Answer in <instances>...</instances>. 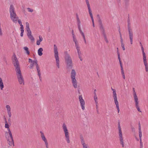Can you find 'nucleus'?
Listing matches in <instances>:
<instances>
[{
  "instance_id": "40",
  "label": "nucleus",
  "mask_w": 148,
  "mask_h": 148,
  "mask_svg": "<svg viewBox=\"0 0 148 148\" xmlns=\"http://www.w3.org/2000/svg\"><path fill=\"white\" fill-rule=\"evenodd\" d=\"M95 103V105H96V109H97V111L98 112V103Z\"/></svg>"
},
{
  "instance_id": "13",
  "label": "nucleus",
  "mask_w": 148,
  "mask_h": 148,
  "mask_svg": "<svg viewBox=\"0 0 148 148\" xmlns=\"http://www.w3.org/2000/svg\"><path fill=\"white\" fill-rule=\"evenodd\" d=\"M128 31L129 34V37L130 40V43L131 44H133V32L132 29L130 28L129 26H128Z\"/></svg>"
},
{
  "instance_id": "11",
  "label": "nucleus",
  "mask_w": 148,
  "mask_h": 148,
  "mask_svg": "<svg viewBox=\"0 0 148 148\" xmlns=\"http://www.w3.org/2000/svg\"><path fill=\"white\" fill-rule=\"evenodd\" d=\"M65 59L66 62L67 67L68 68H71L72 66V60L70 56L68 54L66 55Z\"/></svg>"
},
{
  "instance_id": "35",
  "label": "nucleus",
  "mask_w": 148,
  "mask_h": 148,
  "mask_svg": "<svg viewBox=\"0 0 148 148\" xmlns=\"http://www.w3.org/2000/svg\"><path fill=\"white\" fill-rule=\"evenodd\" d=\"M36 62H37V63H38V62H37V60H33L32 62V64H33V65H34V64H36Z\"/></svg>"
},
{
  "instance_id": "48",
  "label": "nucleus",
  "mask_w": 148,
  "mask_h": 148,
  "mask_svg": "<svg viewBox=\"0 0 148 148\" xmlns=\"http://www.w3.org/2000/svg\"><path fill=\"white\" fill-rule=\"evenodd\" d=\"M34 66V65L33 64H31L30 66V68L31 69H32V68H33V66Z\"/></svg>"
},
{
  "instance_id": "39",
  "label": "nucleus",
  "mask_w": 148,
  "mask_h": 148,
  "mask_svg": "<svg viewBox=\"0 0 148 148\" xmlns=\"http://www.w3.org/2000/svg\"><path fill=\"white\" fill-rule=\"evenodd\" d=\"M45 143V145L46 148H49L48 142H47L46 143Z\"/></svg>"
},
{
  "instance_id": "15",
  "label": "nucleus",
  "mask_w": 148,
  "mask_h": 148,
  "mask_svg": "<svg viewBox=\"0 0 148 148\" xmlns=\"http://www.w3.org/2000/svg\"><path fill=\"white\" fill-rule=\"evenodd\" d=\"M81 142L83 146V148H89L87 144L85 143L84 138L82 136L80 137Z\"/></svg>"
},
{
  "instance_id": "50",
  "label": "nucleus",
  "mask_w": 148,
  "mask_h": 148,
  "mask_svg": "<svg viewBox=\"0 0 148 148\" xmlns=\"http://www.w3.org/2000/svg\"><path fill=\"white\" fill-rule=\"evenodd\" d=\"M103 36H104V39L107 38L106 36V34H103Z\"/></svg>"
},
{
  "instance_id": "57",
  "label": "nucleus",
  "mask_w": 148,
  "mask_h": 148,
  "mask_svg": "<svg viewBox=\"0 0 148 148\" xmlns=\"http://www.w3.org/2000/svg\"><path fill=\"white\" fill-rule=\"evenodd\" d=\"M123 77V78L125 79V74H123L122 75Z\"/></svg>"
},
{
  "instance_id": "53",
  "label": "nucleus",
  "mask_w": 148,
  "mask_h": 148,
  "mask_svg": "<svg viewBox=\"0 0 148 148\" xmlns=\"http://www.w3.org/2000/svg\"><path fill=\"white\" fill-rule=\"evenodd\" d=\"M119 34H120V39H121V38H122V35H121V33L119 31Z\"/></svg>"
},
{
  "instance_id": "6",
  "label": "nucleus",
  "mask_w": 148,
  "mask_h": 148,
  "mask_svg": "<svg viewBox=\"0 0 148 148\" xmlns=\"http://www.w3.org/2000/svg\"><path fill=\"white\" fill-rule=\"evenodd\" d=\"M12 60L13 64L15 68V71L21 70L18 61L15 54L12 57Z\"/></svg>"
},
{
  "instance_id": "45",
  "label": "nucleus",
  "mask_w": 148,
  "mask_h": 148,
  "mask_svg": "<svg viewBox=\"0 0 148 148\" xmlns=\"http://www.w3.org/2000/svg\"><path fill=\"white\" fill-rule=\"evenodd\" d=\"M36 69H40L39 67V66L38 65V63H37V62H36Z\"/></svg>"
},
{
  "instance_id": "36",
  "label": "nucleus",
  "mask_w": 148,
  "mask_h": 148,
  "mask_svg": "<svg viewBox=\"0 0 148 148\" xmlns=\"http://www.w3.org/2000/svg\"><path fill=\"white\" fill-rule=\"evenodd\" d=\"M118 59L119 60L120 62V63L121 64V60H120V56L119 53L118 52Z\"/></svg>"
},
{
  "instance_id": "27",
  "label": "nucleus",
  "mask_w": 148,
  "mask_h": 148,
  "mask_svg": "<svg viewBox=\"0 0 148 148\" xmlns=\"http://www.w3.org/2000/svg\"><path fill=\"white\" fill-rule=\"evenodd\" d=\"M87 7H88V10L89 11V13L90 16L91 17V19H92V20H93V16H92V11L90 9V5L87 6Z\"/></svg>"
},
{
  "instance_id": "7",
  "label": "nucleus",
  "mask_w": 148,
  "mask_h": 148,
  "mask_svg": "<svg viewBox=\"0 0 148 148\" xmlns=\"http://www.w3.org/2000/svg\"><path fill=\"white\" fill-rule=\"evenodd\" d=\"M111 90L113 91L112 92V96L114 100V103L116 105V108L118 113L119 112L120 110L119 105V103L117 101V94L116 93V90L114 89L113 88H111Z\"/></svg>"
},
{
  "instance_id": "56",
  "label": "nucleus",
  "mask_w": 148,
  "mask_h": 148,
  "mask_svg": "<svg viewBox=\"0 0 148 148\" xmlns=\"http://www.w3.org/2000/svg\"><path fill=\"white\" fill-rule=\"evenodd\" d=\"M105 41H106V42H107V43H108V40L107 39V38H106V39H105Z\"/></svg>"
},
{
  "instance_id": "26",
  "label": "nucleus",
  "mask_w": 148,
  "mask_h": 148,
  "mask_svg": "<svg viewBox=\"0 0 148 148\" xmlns=\"http://www.w3.org/2000/svg\"><path fill=\"white\" fill-rule=\"evenodd\" d=\"M4 88V85L2 79L0 77V88L1 90H2Z\"/></svg>"
},
{
  "instance_id": "5",
  "label": "nucleus",
  "mask_w": 148,
  "mask_h": 148,
  "mask_svg": "<svg viewBox=\"0 0 148 148\" xmlns=\"http://www.w3.org/2000/svg\"><path fill=\"white\" fill-rule=\"evenodd\" d=\"M62 128L64 132L65 140L67 143H70V140L69 138V130L67 129V127L65 123H64L62 125Z\"/></svg>"
},
{
  "instance_id": "17",
  "label": "nucleus",
  "mask_w": 148,
  "mask_h": 148,
  "mask_svg": "<svg viewBox=\"0 0 148 148\" xmlns=\"http://www.w3.org/2000/svg\"><path fill=\"white\" fill-rule=\"evenodd\" d=\"M72 35H73V41L74 42H75L76 47H79V45L77 39H76L74 34L73 33V31L72 32Z\"/></svg>"
},
{
  "instance_id": "10",
  "label": "nucleus",
  "mask_w": 148,
  "mask_h": 148,
  "mask_svg": "<svg viewBox=\"0 0 148 148\" xmlns=\"http://www.w3.org/2000/svg\"><path fill=\"white\" fill-rule=\"evenodd\" d=\"M16 75L19 83L22 85L24 84V81L23 76L21 73V70L16 71Z\"/></svg>"
},
{
  "instance_id": "34",
  "label": "nucleus",
  "mask_w": 148,
  "mask_h": 148,
  "mask_svg": "<svg viewBox=\"0 0 148 148\" xmlns=\"http://www.w3.org/2000/svg\"><path fill=\"white\" fill-rule=\"evenodd\" d=\"M27 9L28 10V11L30 12H32L34 11L33 10V9H31L29 8H27Z\"/></svg>"
},
{
  "instance_id": "28",
  "label": "nucleus",
  "mask_w": 148,
  "mask_h": 148,
  "mask_svg": "<svg viewBox=\"0 0 148 148\" xmlns=\"http://www.w3.org/2000/svg\"><path fill=\"white\" fill-rule=\"evenodd\" d=\"M78 56L82 55V53L80 51V47H76Z\"/></svg>"
},
{
  "instance_id": "63",
  "label": "nucleus",
  "mask_w": 148,
  "mask_h": 148,
  "mask_svg": "<svg viewBox=\"0 0 148 148\" xmlns=\"http://www.w3.org/2000/svg\"><path fill=\"white\" fill-rule=\"evenodd\" d=\"M123 72V71H121V72Z\"/></svg>"
},
{
  "instance_id": "31",
  "label": "nucleus",
  "mask_w": 148,
  "mask_h": 148,
  "mask_svg": "<svg viewBox=\"0 0 148 148\" xmlns=\"http://www.w3.org/2000/svg\"><path fill=\"white\" fill-rule=\"evenodd\" d=\"M80 34H81V35L82 36V37L83 38V40H84V42H85V44H86V40L85 37V35L84 34V32H80Z\"/></svg>"
},
{
  "instance_id": "29",
  "label": "nucleus",
  "mask_w": 148,
  "mask_h": 148,
  "mask_svg": "<svg viewBox=\"0 0 148 148\" xmlns=\"http://www.w3.org/2000/svg\"><path fill=\"white\" fill-rule=\"evenodd\" d=\"M141 49L143 53V59L146 58L145 53L144 49L143 46L141 47Z\"/></svg>"
},
{
  "instance_id": "1",
  "label": "nucleus",
  "mask_w": 148,
  "mask_h": 148,
  "mask_svg": "<svg viewBox=\"0 0 148 148\" xmlns=\"http://www.w3.org/2000/svg\"><path fill=\"white\" fill-rule=\"evenodd\" d=\"M5 127L7 129L8 131V132H6L5 133V137L10 146L14 147V140L12 132L9 128V125L7 121H5Z\"/></svg>"
},
{
  "instance_id": "9",
  "label": "nucleus",
  "mask_w": 148,
  "mask_h": 148,
  "mask_svg": "<svg viewBox=\"0 0 148 148\" xmlns=\"http://www.w3.org/2000/svg\"><path fill=\"white\" fill-rule=\"evenodd\" d=\"M26 29L27 32V35L28 38L32 41H34V38L32 35V32L29 28V24L27 22L26 23Z\"/></svg>"
},
{
  "instance_id": "22",
  "label": "nucleus",
  "mask_w": 148,
  "mask_h": 148,
  "mask_svg": "<svg viewBox=\"0 0 148 148\" xmlns=\"http://www.w3.org/2000/svg\"><path fill=\"white\" fill-rule=\"evenodd\" d=\"M39 39L36 42V44L38 45H40V42L42 41L43 40L41 36H39Z\"/></svg>"
},
{
  "instance_id": "43",
  "label": "nucleus",
  "mask_w": 148,
  "mask_h": 148,
  "mask_svg": "<svg viewBox=\"0 0 148 148\" xmlns=\"http://www.w3.org/2000/svg\"><path fill=\"white\" fill-rule=\"evenodd\" d=\"M86 2L87 6L90 5V4L88 1V0H86Z\"/></svg>"
},
{
  "instance_id": "42",
  "label": "nucleus",
  "mask_w": 148,
  "mask_h": 148,
  "mask_svg": "<svg viewBox=\"0 0 148 148\" xmlns=\"http://www.w3.org/2000/svg\"><path fill=\"white\" fill-rule=\"evenodd\" d=\"M139 137L140 138V139H142L141 137L142 136V133H139Z\"/></svg>"
},
{
  "instance_id": "37",
  "label": "nucleus",
  "mask_w": 148,
  "mask_h": 148,
  "mask_svg": "<svg viewBox=\"0 0 148 148\" xmlns=\"http://www.w3.org/2000/svg\"><path fill=\"white\" fill-rule=\"evenodd\" d=\"M20 26H21L20 28L21 29V31H24L23 25H20Z\"/></svg>"
},
{
  "instance_id": "14",
  "label": "nucleus",
  "mask_w": 148,
  "mask_h": 148,
  "mask_svg": "<svg viewBox=\"0 0 148 148\" xmlns=\"http://www.w3.org/2000/svg\"><path fill=\"white\" fill-rule=\"evenodd\" d=\"M76 18L77 21V24L78 26V28L79 32H83L81 29V21L77 15H76Z\"/></svg>"
},
{
  "instance_id": "20",
  "label": "nucleus",
  "mask_w": 148,
  "mask_h": 148,
  "mask_svg": "<svg viewBox=\"0 0 148 148\" xmlns=\"http://www.w3.org/2000/svg\"><path fill=\"white\" fill-rule=\"evenodd\" d=\"M143 61L145 66L146 71V72H147L148 71V65L146 58L143 59Z\"/></svg>"
},
{
  "instance_id": "47",
  "label": "nucleus",
  "mask_w": 148,
  "mask_h": 148,
  "mask_svg": "<svg viewBox=\"0 0 148 148\" xmlns=\"http://www.w3.org/2000/svg\"><path fill=\"white\" fill-rule=\"evenodd\" d=\"M91 20H92V23L93 26V27H95V25H94V21L93 18V20H92V19H91Z\"/></svg>"
},
{
  "instance_id": "21",
  "label": "nucleus",
  "mask_w": 148,
  "mask_h": 148,
  "mask_svg": "<svg viewBox=\"0 0 148 148\" xmlns=\"http://www.w3.org/2000/svg\"><path fill=\"white\" fill-rule=\"evenodd\" d=\"M133 96L134 98V100L138 99V97L137 96L136 92L134 88H133Z\"/></svg>"
},
{
  "instance_id": "41",
  "label": "nucleus",
  "mask_w": 148,
  "mask_h": 148,
  "mask_svg": "<svg viewBox=\"0 0 148 148\" xmlns=\"http://www.w3.org/2000/svg\"><path fill=\"white\" fill-rule=\"evenodd\" d=\"M21 31V37H23V33L24 31Z\"/></svg>"
},
{
  "instance_id": "19",
  "label": "nucleus",
  "mask_w": 148,
  "mask_h": 148,
  "mask_svg": "<svg viewBox=\"0 0 148 148\" xmlns=\"http://www.w3.org/2000/svg\"><path fill=\"white\" fill-rule=\"evenodd\" d=\"M41 134V137L42 138V140L44 141L45 143L48 142V141L45 138L43 133L42 131L40 132Z\"/></svg>"
},
{
  "instance_id": "52",
  "label": "nucleus",
  "mask_w": 148,
  "mask_h": 148,
  "mask_svg": "<svg viewBox=\"0 0 148 148\" xmlns=\"http://www.w3.org/2000/svg\"><path fill=\"white\" fill-rule=\"evenodd\" d=\"M140 145H143V143L142 141V139H140Z\"/></svg>"
},
{
  "instance_id": "33",
  "label": "nucleus",
  "mask_w": 148,
  "mask_h": 148,
  "mask_svg": "<svg viewBox=\"0 0 148 148\" xmlns=\"http://www.w3.org/2000/svg\"><path fill=\"white\" fill-rule=\"evenodd\" d=\"M37 73H38V75L39 78H40L41 77V73L40 72V69H37Z\"/></svg>"
},
{
  "instance_id": "46",
  "label": "nucleus",
  "mask_w": 148,
  "mask_h": 148,
  "mask_svg": "<svg viewBox=\"0 0 148 148\" xmlns=\"http://www.w3.org/2000/svg\"><path fill=\"white\" fill-rule=\"evenodd\" d=\"M96 89H95L94 91V96H97V95H96Z\"/></svg>"
},
{
  "instance_id": "58",
  "label": "nucleus",
  "mask_w": 148,
  "mask_h": 148,
  "mask_svg": "<svg viewBox=\"0 0 148 148\" xmlns=\"http://www.w3.org/2000/svg\"><path fill=\"white\" fill-rule=\"evenodd\" d=\"M143 148V145H140V148Z\"/></svg>"
},
{
  "instance_id": "49",
  "label": "nucleus",
  "mask_w": 148,
  "mask_h": 148,
  "mask_svg": "<svg viewBox=\"0 0 148 148\" xmlns=\"http://www.w3.org/2000/svg\"><path fill=\"white\" fill-rule=\"evenodd\" d=\"M139 133H142L141 130V128H139Z\"/></svg>"
},
{
  "instance_id": "8",
  "label": "nucleus",
  "mask_w": 148,
  "mask_h": 148,
  "mask_svg": "<svg viewBox=\"0 0 148 148\" xmlns=\"http://www.w3.org/2000/svg\"><path fill=\"white\" fill-rule=\"evenodd\" d=\"M54 57L56 59V66L58 69L60 68V60L58 56V49L55 45H54Z\"/></svg>"
},
{
  "instance_id": "62",
  "label": "nucleus",
  "mask_w": 148,
  "mask_h": 148,
  "mask_svg": "<svg viewBox=\"0 0 148 148\" xmlns=\"http://www.w3.org/2000/svg\"><path fill=\"white\" fill-rule=\"evenodd\" d=\"M121 73H122V75H123V74H124V72H122Z\"/></svg>"
},
{
  "instance_id": "30",
  "label": "nucleus",
  "mask_w": 148,
  "mask_h": 148,
  "mask_svg": "<svg viewBox=\"0 0 148 148\" xmlns=\"http://www.w3.org/2000/svg\"><path fill=\"white\" fill-rule=\"evenodd\" d=\"M23 49L25 51L27 55H29L30 52L29 51V49L28 47H24Z\"/></svg>"
},
{
  "instance_id": "23",
  "label": "nucleus",
  "mask_w": 148,
  "mask_h": 148,
  "mask_svg": "<svg viewBox=\"0 0 148 148\" xmlns=\"http://www.w3.org/2000/svg\"><path fill=\"white\" fill-rule=\"evenodd\" d=\"M43 51V49L42 48H40L38 50V55L40 56H41L43 53L42 51Z\"/></svg>"
},
{
  "instance_id": "60",
  "label": "nucleus",
  "mask_w": 148,
  "mask_h": 148,
  "mask_svg": "<svg viewBox=\"0 0 148 148\" xmlns=\"http://www.w3.org/2000/svg\"><path fill=\"white\" fill-rule=\"evenodd\" d=\"M121 71H123V67L121 64Z\"/></svg>"
},
{
  "instance_id": "59",
  "label": "nucleus",
  "mask_w": 148,
  "mask_h": 148,
  "mask_svg": "<svg viewBox=\"0 0 148 148\" xmlns=\"http://www.w3.org/2000/svg\"><path fill=\"white\" fill-rule=\"evenodd\" d=\"M138 127L139 128H141L140 124V123H138Z\"/></svg>"
},
{
  "instance_id": "54",
  "label": "nucleus",
  "mask_w": 148,
  "mask_h": 148,
  "mask_svg": "<svg viewBox=\"0 0 148 148\" xmlns=\"http://www.w3.org/2000/svg\"><path fill=\"white\" fill-rule=\"evenodd\" d=\"M130 22L129 21H128V26L130 27Z\"/></svg>"
},
{
  "instance_id": "64",
  "label": "nucleus",
  "mask_w": 148,
  "mask_h": 148,
  "mask_svg": "<svg viewBox=\"0 0 148 148\" xmlns=\"http://www.w3.org/2000/svg\"><path fill=\"white\" fill-rule=\"evenodd\" d=\"M40 78H40V80H41V79Z\"/></svg>"
},
{
  "instance_id": "3",
  "label": "nucleus",
  "mask_w": 148,
  "mask_h": 148,
  "mask_svg": "<svg viewBox=\"0 0 148 148\" xmlns=\"http://www.w3.org/2000/svg\"><path fill=\"white\" fill-rule=\"evenodd\" d=\"M118 135L120 144L122 147H124L125 145L124 143V137H123V134L121 131L120 123L118 124Z\"/></svg>"
},
{
  "instance_id": "44",
  "label": "nucleus",
  "mask_w": 148,
  "mask_h": 148,
  "mask_svg": "<svg viewBox=\"0 0 148 148\" xmlns=\"http://www.w3.org/2000/svg\"><path fill=\"white\" fill-rule=\"evenodd\" d=\"M78 57H79V58L80 59V60L81 61H82V55L78 56Z\"/></svg>"
},
{
  "instance_id": "12",
  "label": "nucleus",
  "mask_w": 148,
  "mask_h": 148,
  "mask_svg": "<svg viewBox=\"0 0 148 148\" xmlns=\"http://www.w3.org/2000/svg\"><path fill=\"white\" fill-rule=\"evenodd\" d=\"M79 99L82 109L83 110H84L85 109V103L82 95L79 96Z\"/></svg>"
},
{
  "instance_id": "55",
  "label": "nucleus",
  "mask_w": 148,
  "mask_h": 148,
  "mask_svg": "<svg viewBox=\"0 0 148 148\" xmlns=\"http://www.w3.org/2000/svg\"><path fill=\"white\" fill-rule=\"evenodd\" d=\"M29 62L32 63V61H33L32 60V59H29Z\"/></svg>"
},
{
  "instance_id": "4",
  "label": "nucleus",
  "mask_w": 148,
  "mask_h": 148,
  "mask_svg": "<svg viewBox=\"0 0 148 148\" xmlns=\"http://www.w3.org/2000/svg\"><path fill=\"white\" fill-rule=\"evenodd\" d=\"M76 75V73L74 69H72L71 74V83L75 88H76L77 87V82L75 78Z\"/></svg>"
},
{
  "instance_id": "24",
  "label": "nucleus",
  "mask_w": 148,
  "mask_h": 148,
  "mask_svg": "<svg viewBox=\"0 0 148 148\" xmlns=\"http://www.w3.org/2000/svg\"><path fill=\"white\" fill-rule=\"evenodd\" d=\"M4 88V85L2 79L0 77V88L1 90H2Z\"/></svg>"
},
{
  "instance_id": "38",
  "label": "nucleus",
  "mask_w": 148,
  "mask_h": 148,
  "mask_svg": "<svg viewBox=\"0 0 148 148\" xmlns=\"http://www.w3.org/2000/svg\"><path fill=\"white\" fill-rule=\"evenodd\" d=\"M124 45H125L124 43L121 44V47H122V48L123 49V51H124L125 50V47Z\"/></svg>"
},
{
  "instance_id": "61",
  "label": "nucleus",
  "mask_w": 148,
  "mask_h": 148,
  "mask_svg": "<svg viewBox=\"0 0 148 148\" xmlns=\"http://www.w3.org/2000/svg\"><path fill=\"white\" fill-rule=\"evenodd\" d=\"M140 45L141 46V47L143 46L142 44L141 43V42H140Z\"/></svg>"
},
{
  "instance_id": "16",
  "label": "nucleus",
  "mask_w": 148,
  "mask_h": 148,
  "mask_svg": "<svg viewBox=\"0 0 148 148\" xmlns=\"http://www.w3.org/2000/svg\"><path fill=\"white\" fill-rule=\"evenodd\" d=\"M5 108L7 111V113L8 116L10 118L11 117L12 115L11 112L10 106L9 105H7L6 106Z\"/></svg>"
},
{
  "instance_id": "32",
  "label": "nucleus",
  "mask_w": 148,
  "mask_h": 148,
  "mask_svg": "<svg viewBox=\"0 0 148 148\" xmlns=\"http://www.w3.org/2000/svg\"><path fill=\"white\" fill-rule=\"evenodd\" d=\"M93 97L95 103H98V98L97 96H94Z\"/></svg>"
},
{
  "instance_id": "25",
  "label": "nucleus",
  "mask_w": 148,
  "mask_h": 148,
  "mask_svg": "<svg viewBox=\"0 0 148 148\" xmlns=\"http://www.w3.org/2000/svg\"><path fill=\"white\" fill-rule=\"evenodd\" d=\"M4 88V85L2 79L0 77V88L1 90H2Z\"/></svg>"
},
{
  "instance_id": "18",
  "label": "nucleus",
  "mask_w": 148,
  "mask_h": 148,
  "mask_svg": "<svg viewBox=\"0 0 148 148\" xmlns=\"http://www.w3.org/2000/svg\"><path fill=\"white\" fill-rule=\"evenodd\" d=\"M135 102V106L136 108L137 109L138 111L141 112V111L140 110V108L139 106V101L138 99L134 100Z\"/></svg>"
},
{
  "instance_id": "51",
  "label": "nucleus",
  "mask_w": 148,
  "mask_h": 148,
  "mask_svg": "<svg viewBox=\"0 0 148 148\" xmlns=\"http://www.w3.org/2000/svg\"><path fill=\"white\" fill-rule=\"evenodd\" d=\"M121 44L124 43L123 42V38H121Z\"/></svg>"
},
{
  "instance_id": "2",
  "label": "nucleus",
  "mask_w": 148,
  "mask_h": 148,
  "mask_svg": "<svg viewBox=\"0 0 148 148\" xmlns=\"http://www.w3.org/2000/svg\"><path fill=\"white\" fill-rule=\"evenodd\" d=\"M9 12L10 14V18L13 22L16 23L18 20V23L20 25H23L21 21L18 19V17L17 16L14 10V8L13 5H11L10 6L9 9Z\"/></svg>"
}]
</instances>
